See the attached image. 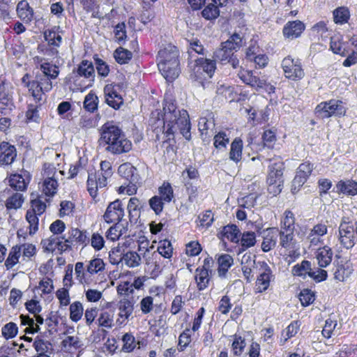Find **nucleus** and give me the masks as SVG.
Listing matches in <instances>:
<instances>
[{
  "label": "nucleus",
  "mask_w": 357,
  "mask_h": 357,
  "mask_svg": "<svg viewBox=\"0 0 357 357\" xmlns=\"http://www.w3.org/2000/svg\"><path fill=\"white\" fill-rule=\"evenodd\" d=\"M20 248V254L22 253V257L24 260H29L36 253V248L33 244L24 243L18 245Z\"/></svg>",
  "instance_id": "nucleus-52"
},
{
  "label": "nucleus",
  "mask_w": 357,
  "mask_h": 357,
  "mask_svg": "<svg viewBox=\"0 0 357 357\" xmlns=\"http://www.w3.org/2000/svg\"><path fill=\"white\" fill-rule=\"evenodd\" d=\"M61 238L64 239L63 237H59L57 235L52 234L50 238L43 240L42 243L46 250L54 252L56 251Z\"/></svg>",
  "instance_id": "nucleus-48"
},
{
  "label": "nucleus",
  "mask_w": 357,
  "mask_h": 357,
  "mask_svg": "<svg viewBox=\"0 0 357 357\" xmlns=\"http://www.w3.org/2000/svg\"><path fill=\"white\" fill-rule=\"evenodd\" d=\"M283 169L284 165L280 161L273 162L269 166L268 182L270 185H280L282 182Z\"/></svg>",
  "instance_id": "nucleus-17"
},
{
  "label": "nucleus",
  "mask_w": 357,
  "mask_h": 357,
  "mask_svg": "<svg viewBox=\"0 0 357 357\" xmlns=\"http://www.w3.org/2000/svg\"><path fill=\"white\" fill-rule=\"evenodd\" d=\"M24 198L21 192H17L10 196L6 202V206L7 209H17L20 208L23 202Z\"/></svg>",
  "instance_id": "nucleus-38"
},
{
  "label": "nucleus",
  "mask_w": 357,
  "mask_h": 357,
  "mask_svg": "<svg viewBox=\"0 0 357 357\" xmlns=\"http://www.w3.org/2000/svg\"><path fill=\"white\" fill-rule=\"evenodd\" d=\"M139 204L140 202L137 197H131L128 204V211L130 220H136L139 216Z\"/></svg>",
  "instance_id": "nucleus-43"
},
{
  "label": "nucleus",
  "mask_w": 357,
  "mask_h": 357,
  "mask_svg": "<svg viewBox=\"0 0 357 357\" xmlns=\"http://www.w3.org/2000/svg\"><path fill=\"white\" fill-rule=\"evenodd\" d=\"M311 271V263L309 261L303 260L300 264L295 265L292 268V273L294 275L305 277L309 275Z\"/></svg>",
  "instance_id": "nucleus-46"
},
{
  "label": "nucleus",
  "mask_w": 357,
  "mask_h": 357,
  "mask_svg": "<svg viewBox=\"0 0 357 357\" xmlns=\"http://www.w3.org/2000/svg\"><path fill=\"white\" fill-rule=\"evenodd\" d=\"M338 241L340 245L346 248L350 249L355 245L354 227L345 218H343L338 229Z\"/></svg>",
  "instance_id": "nucleus-8"
},
{
  "label": "nucleus",
  "mask_w": 357,
  "mask_h": 357,
  "mask_svg": "<svg viewBox=\"0 0 357 357\" xmlns=\"http://www.w3.org/2000/svg\"><path fill=\"white\" fill-rule=\"evenodd\" d=\"M202 17L208 20L216 19L220 15V10L217 6L209 3L202 12Z\"/></svg>",
  "instance_id": "nucleus-50"
},
{
  "label": "nucleus",
  "mask_w": 357,
  "mask_h": 357,
  "mask_svg": "<svg viewBox=\"0 0 357 357\" xmlns=\"http://www.w3.org/2000/svg\"><path fill=\"white\" fill-rule=\"evenodd\" d=\"M38 215L31 211H27L26 219L29 224V234H34L38 229Z\"/></svg>",
  "instance_id": "nucleus-53"
},
{
  "label": "nucleus",
  "mask_w": 357,
  "mask_h": 357,
  "mask_svg": "<svg viewBox=\"0 0 357 357\" xmlns=\"http://www.w3.org/2000/svg\"><path fill=\"white\" fill-rule=\"evenodd\" d=\"M13 86L9 82L0 83V114L8 115L15 108L13 102Z\"/></svg>",
  "instance_id": "nucleus-6"
},
{
  "label": "nucleus",
  "mask_w": 357,
  "mask_h": 357,
  "mask_svg": "<svg viewBox=\"0 0 357 357\" xmlns=\"http://www.w3.org/2000/svg\"><path fill=\"white\" fill-rule=\"evenodd\" d=\"M122 261H124L125 264L129 268H135L141 264V257L140 255L134 251H128L123 255Z\"/></svg>",
  "instance_id": "nucleus-32"
},
{
  "label": "nucleus",
  "mask_w": 357,
  "mask_h": 357,
  "mask_svg": "<svg viewBox=\"0 0 357 357\" xmlns=\"http://www.w3.org/2000/svg\"><path fill=\"white\" fill-rule=\"evenodd\" d=\"M337 326L336 320H333L331 318H328L325 321V325L322 330V335L326 338H330L335 331V328Z\"/></svg>",
  "instance_id": "nucleus-54"
},
{
  "label": "nucleus",
  "mask_w": 357,
  "mask_h": 357,
  "mask_svg": "<svg viewBox=\"0 0 357 357\" xmlns=\"http://www.w3.org/2000/svg\"><path fill=\"white\" fill-rule=\"evenodd\" d=\"M353 272L350 264H338L334 273V278L338 281H344L348 278Z\"/></svg>",
  "instance_id": "nucleus-34"
},
{
  "label": "nucleus",
  "mask_w": 357,
  "mask_h": 357,
  "mask_svg": "<svg viewBox=\"0 0 357 357\" xmlns=\"http://www.w3.org/2000/svg\"><path fill=\"white\" fill-rule=\"evenodd\" d=\"M165 202L161 197L157 195L151 197L149 202L150 207L157 215H159L162 211Z\"/></svg>",
  "instance_id": "nucleus-60"
},
{
  "label": "nucleus",
  "mask_w": 357,
  "mask_h": 357,
  "mask_svg": "<svg viewBox=\"0 0 357 357\" xmlns=\"http://www.w3.org/2000/svg\"><path fill=\"white\" fill-rule=\"evenodd\" d=\"M123 342V349L125 351L130 352L135 347V339L131 333H126L122 338Z\"/></svg>",
  "instance_id": "nucleus-63"
},
{
  "label": "nucleus",
  "mask_w": 357,
  "mask_h": 357,
  "mask_svg": "<svg viewBox=\"0 0 357 357\" xmlns=\"http://www.w3.org/2000/svg\"><path fill=\"white\" fill-rule=\"evenodd\" d=\"M69 234V238L72 242L75 241L83 245H87L89 242V238L86 231H81L78 229H72Z\"/></svg>",
  "instance_id": "nucleus-36"
},
{
  "label": "nucleus",
  "mask_w": 357,
  "mask_h": 357,
  "mask_svg": "<svg viewBox=\"0 0 357 357\" xmlns=\"http://www.w3.org/2000/svg\"><path fill=\"white\" fill-rule=\"evenodd\" d=\"M304 29L305 25L302 22H289L283 29V34L285 37L293 39L300 36Z\"/></svg>",
  "instance_id": "nucleus-21"
},
{
  "label": "nucleus",
  "mask_w": 357,
  "mask_h": 357,
  "mask_svg": "<svg viewBox=\"0 0 357 357\" xmlns=\"http://www.w3.org/2000/svg\"><path fill=\"white\" fill-rule=\"evenodd\" d=\"M77 75L83 77L89 81L88 86H91L95 78V70L92 62L83 60L77 68Z\"/></svg>",
  "instance_id": "nucleus-20"
},
{
  "label": "nucleus",
  "mask_w": 357,
  "mask_h": 357,
  "mask_svg": "<svg viewBox=\"0 0 357 357\" xmlns=\"http://www.w3.org/2000/svg\"><path fill=\"white\" fill-rule=\"evenodd\" d=\"M18 328L16 324L9 322L4 325L1 329L2 335L6 339H10L16 336Z\"/></svg>",
  "instance_id": "nucleus-56"
},
{
  "label": "nucleus",
  "mask_w": 357,
  "mask_h": 357,
  "mask_svg": "<svg viewBox=\"0 0 357 357\" xmlns=\"http://www.w3.org/2000/svg\"><path fill=\"white\" fill-rule=\"evenodd\" d=\"M50 346H51V344L48 341L44 340L38 337L35 339L33 342V347L38 355L47 354Z\"/></svg>",
  "instance_id": "nucleus-57"
},
{
  "label": "nucleus",
  "mask_w": 357,
  "mask_h": 357,
  "mask_svg": "<svg viewBox=\"0 0 357 357\" xmlns=\"http://www.w3.org/2000/svg\"><path fill=\"white\" fill-rule=\"evenodd\" d=\"M9 185L11 188L19 192L24 191L27 187V183L20 174L11 175L9 178Z\"/></svg>",
  "instance_id": "nucleus-37"
},
{
  "label": "nucleus",
  "mask_w": 357,
  "mask_h": 357,
  "mask_svg": "<svg viewBox=\"0 0 357 357\" xmlns=\"http://www.w3.org/2000/svg\"><path fill=\"white\" fill-rule=\"evenodd\" d=\"M333 17L336 24H343L348 22L350 12L346 7H340L333 11Z\"/></svg>",
  "instance_id": "nucleus-41"
},
{
  "label": "nucleus",
  "mask_w": 357,
  "mask_h": 357,
  "mask_svg": "<svg viewBox=\"0 0 357 357\" xmlns=\"http://www.w3.org/2000/svg\"><path fill=\"white\" fill-rule=\"evenodd\" d=\"M277 243V230L275 228H269L266 230V234L264 237L261 243V249L264 252H268L274 248Z\"/></svg>",
  "instance_id": "nucleus-26"
},
{
  "label": "nucleus",
  "mask_w": 357,
  "mask_h": 357,
  "mask_svg": "<svg viewBox=\"0 0 357 357\" xmlns=\"http://www.w3.org/2000/svg\"><path fill=\"white\" fill-rule=\"evenodd\" d=\"M135 301L128 298H124L119 301L117 305L119 310L118 316L119 318L116 322L119 324H123L126 321L132 316L134 310Z\"/></svg>",
  "instance_id": "nucleus-13"
},
{
  "label": "nucleus",
  "mask_w": 357,
  "mask_h": 357,
  "mask_svg": "<svg viewBox=\"0 0 357 357\" xmlns=\"http://www.w3.org/2000/svg\"><path fill=\"white\" fill-rule=\"evenodd\" d=\"M41 73H36L33 79H30L28 73L22 78V84L29 89L36 102L40 105L44 100L45 93L52 89L51 79H55L59 74L58 67L47 62L41 65Z\"/></svg>",
  "instance_id": "nucleus-1"
},
{
  "label": "nucleus",
  "mask_w": 357,
  "mask_h": 357,
  "mask_svg": "<svg viewBox=\"0 0 357 357\" xmlns=\"http://www.w3.org/2000/svg\"><path fill=\"white\" fill-rule=\"evenodd\" d=\"M218 263L219 264V276L225 277L227 272L234 263V259L231 255L228 254H224L218 257Z\"/></svg>",
  "instance_id": "nucleus-31"
},
{
  "label": "nucleus",
  "mask_w": 357,
  "mask_h": 357,
  "mask_svg": "<svg viewBox=\"0 0 357 357\" xmlns=\"http://www.w3.org/2000/svg\"><path fill=\"white\" fill-rule=\"evenodd\" d=\"M114 314L112 311L102 312L97 320L98 326L107 328H111L114 325Z\"/></svg>",
  "instance_id": "nucleus-40"
},
{
  "label": "nucleus",
  "mask_w": 357,
  "mask_h": 357,
  "mask_svg": "<svg viewBox=\"0 0 357 357\" xmlns=\"http://www.w3.org/2000/svg\"><path fill=\"white\" fill-rule=\"evenodd\" d=\"M332 250L328 245H324L317 251L316 258L320 267L325 268L328 266L332 261Z\"/></svg>",
  "instance_id": "nucleus-23"
},
{
  "label": "nucleus",
  "mask_w": 357,
  "mask_h": 357,
  "mask_svg": "<svg viewBox=\"0 0 357 357\" xmlns=\"http://www.w3.org/2000/svg\"><path fill=\"white\" fill-rule=\"evenodd\" d=\"M197 72L200 70L206 73L208 77H211L216 68L215 60L205 58H199L196 60Z\"/></svg>",
  "instance_id": "nucleus-25"
},
{
  "label": "nucleus",
  "mask_w": 357,
  "mask_h": 357,
  "mask_svg": "<svg viewBox=\"0 0 357 357\" xmlns=\"http://www.w3.org/2000/svg\"><path fill=\"white\" fill-rule=\"evenodd\" d=\"M233 55H234V52L229 51L226 48H224V46L221 45V47L217 50L214 52V56L215 59L220 60L223 63H226Z\"/></svg>",
  "instance_id": "nucleus-62"
},
{
  "label": "nucleus",
  "mask_w": 357,
  "mask_h": 357,
  "mask_svg": "<svg viewBox=\"0 0 357 357\" xmlns=\"http://www.w3.org/2000/svg\"><path fill=\"white\" fill-rule=\"evenodd\" d=\"M173 248L169 241L164 240L160 242V245L158 247V252L160 255L167 259H169L172 255Z\"/></svg>",
  "instance_id": "nucleus-58"
},
{
  "label": "nucleus",
  "mask_w": 357,
  "mask_h": 357,
  "mask_svg": "<svg viewBox=\"0 0 357 357\" xmlns=\"http://www.w3.org/2000/svg\"><path fill=\"white\" fill-rule=\"evenodd\" d=\"M17 17L25 24H30L33 19V10L26 0L20 1L16 8Z\"/></svg>",
  "instance_id": "nucleus-18"
},
{
  "label": "nucleus",
  "mask_w": 357,
  "mask_h": 357,
  "mask_svg": "<svg viewBox=\"0 0 357 357\" xmlns=\"http://www.w3.org/2000/svg\"><path fill=\"white\" fill-rule=\"evenodd\" d=\"M195 280L199 291L205 289L210 282L208 268L206 267L197 268L196 269Z\"/></svg>",
  "instance_id": "nucleus-27"
},
{
  "label": "nucleus",
  "mask_w": 357,
  "mask_h": 357,
  "mask_svg": "<svg viewBox=\"0 0 357 357\" xmlns=\"http://www.w3.org/2000/svg\"><path fill=\"white\" fill-rule=\"evenodd\" d=\"M124 216L123 204L119 199L111 202L107 207L103 215L104 220L107 223H119Z\"/></svg>",
  "instance_id": "nucleus-10"
},
{
  "label": "nucleus",
  "mask_w": 357,
  "mask_h": 357,
  "mask_svg": "<svg viewBox=\"0 0 357 357\" xmlns=\"http://www.w3.org/2000/svg\"><path fill=\"white\" fill-rule=\"evenodd\" d=\"M271 277L272 274L270 267L266 264L263 263L261 266L259 275L256 281V290L257 292L261 293L268 288Z\"/></svg>",
  "instance_id": "nucleus-15"
},
{
  "label": "nucleus",
  "mask_w": 357,
  "mask_h": 357,
  "mask_svg": "<svg viewBox=\"0 0 357 357\" xmlns=\"http://www.w3.org/2000/svg\"><path fill=\"white\" fill-rule=\"evenodd\" d=\"M100 144L105 146V151L114 155L129 152L132 142L118 126L112 123H105L100 129Z\"/></svg>",
  "instance_id": "nucleus-3"
},
{
  "label": "nucleus",
  "mask_w": 357,
  "mask_h": 357,
  "mask_svg": "<svg viewBox=\"0 0 357 357\" xmlns=\"http://www.w3.org/2000/svg\"><path fill=\"white\" fill-rule=\"evenodd\" d=\"M105 264L100 258H95L89 261L87 272L91 275L98 273L105 269Z\"/></svg>",
  "instance_id": "nucleus-47"
},
{
  "label": "nucleus",
  "mask_w": 357,
  "mask_h": 357,
  "mask_svg": "<svg viewBox=\"0 0 357 357\" xmlns=\"http://www.w3.org/2000/svg\"><path fill=\"white\" fill-rule=\"evenodd\" d=\"M70 319L74 321H79L84 314V308L82 303L79 301L73 302L70 305Z\"/></svg>",
  "instance_id": "nucleus-39"
},
{
  "label": "nucleus",
  "mask_w": 357,
  "mask_h": 357,
  "mask_svg": "<svg viewBox=\"0 0 357 357\" xmlns=\"http://www.w3.org/2000/svg\"><path fill=\"white\" fill-rule=\"evenodd\" d=\"M237 75L243 83L252 87L262 88L265 84L264 80L253 75L252 71L245 70L243 67H241V70L238 71Z\"/></svg>",
  "instance_id": "nucleus-19"
},
{
  "label": "nucleus",
  "mask_w": 357,
  "mask_h": 357,
  "mask_svg": "<svg viewBox=\"0 0 357 357\" xmlns=\"http://www.w3.org/2000/svg\"><path fill=\"white\" fill-rule=\"evenodd\" d=\"M242 43L243 37L239 33H234L227 41L222 43V45L224 46V48L234 52V50L236 51L242 46Z\"/></svg>",
  "instance_id": "nucleus-33"
},
{
  "label": "nucleus",
  "mask_w": 357,
  "mask_h": 357,
  "mask_svg": "<svg viewBox=\"0 0 357 357\" xmlns=\"http://www.w3.org/2000/svg\"><path fill=\"white\" fill-rule=\"evenodd\" d=\"M84 107L89 112H94L98 107V97L92 93L87 94L84 101Z\"/></svg>",
  "instance_id": "nucleus-55"
},
{
  "label": "nucleus",
  "mask_w": 357,
  "mask_h": 357,
  "mask_svg": "<svg viewBox=\"0 0 357 357\" xmlns=\"http://www.w3.org/2000/svg\"><path fill=\"white\" fill-rule=\"evenodd\" d=\"M163 111V128L167 137H169L176 130H179L185 139L190 140L191 139V126L188 112L185 109H177L173 102L167 101H165L164 104Z\"/></svg>",
  "instance_id": "nucleus-2"
},
{
  "label": "nucleus",
  "mask_w": 357,
  "mask_h": 357,
  "mask_svg": "<svg viewBox=\"0 0 357 357\" xmlns=\"http://www.w3.org/2000/svg\"><path fill=\"white\" fill-rule=\"evenodd\" d=\"M345 112L342 102L335 99L322 102L315 109L316 114L321 119H326L332 116H340L344 115Z\"/></svg>",
  "instance_id": "nucleus-5"
},
{
  "label": "nucleus",
  "mask_w": 357,
  "mask_h": 357,
  "mask_svg": "<svg viewBox=\"0 0 357 357\" xmlns=\"http://www.w3.org/2000/svg\"><path fill=\"white\" fill-rule=\"evenodd\" d=\"M56 170L52 167L45 170L44 175L47 176L43 183V192L47 196H53L57 190L58 182L55 178Z\"/></svg>",
  "instance_id": "nucleus-14"
},
{
  "label": "nucleus",
  "mask_w": 357,
  "mask_h": 357,
  "mask_svg": "<svg viewBox=\"0 0 357 357\" xmlns=\"http://www.w3.org/2000/svg\"><path fill=\"white\" fill-rule=\"evenodd\" d=\"M279 235V245L282 248L287 250L294 248L295 240L294 238V231L280 230Z\"/></svg>",
  "instance_id": "nucleus-30"
},
{
  "label": "nucleus",
  "mask_w": 357,
  "mask_h": 357,
  "mask_svg": "<svg viewBox=\"0 0 357 357\" xmlns=\"http://www.w3.org/2000/svg\"><path fill=\"white\" fill-rule=\"evenodd\" d=\"M45 40L48 43L50 46H52L50 50H46V54L52 56H57L58 50L56 47L60 46L62 41L61 36L55 30H47L44 33Z\"/></svg>",
  "instance_id": "nucleus-16"
},
{
  "label": "nucleus",
  "mask_w": 357,
  "mask_h": 357,
  "mask_svg": "<svg viewBox=\"0 0 357 357\" xmlns=\"http://www.w3.org/2000/svg\"><path fill=\"white\" fill-rule=\"evenodd\" d=\"M178 52L177 47L171 45L160 50L158 54V62H172L173 59L178 60Z\"/></svg>",
  "instance_id": "nucleus-22"
},
{
  "label": "nucleus",
  "mask_w": 357,
  "mask_h": 357,
  "mask_svg": "<svg viewBox=\"0 0 357 357\" xmlns=\"http://www.w3.org/2000/svg\"><path fill=\"white\" fill-rule=\"evenodd\" d=\"M114 56L119 63L124 64L128 63L132 59V54L126 49L119 47L114 51Z\"/></svg>",
  "instance_id": "nucleus-45"
},
{
  "label": "nucleus",
  "mask_w": 357,
  "mask_h": 357,
  "mask_svg": "<svg viewBox=\"0 0 357 357\" xmlns=\"http://www.w3.org/2000/svg\"><path fill=\"white\" fill-rule=\"evenodd\" d=\"M20 257V248H18L17 245L13 246L5 260V266L7 270L12 269L18 263Z\"/></svg>",
  "instance_id": "nucleus-35"
},
{
  "label": "nucleus",
  "mask_w": 357,
  "mask_h": 357,
  "mask_svg": "<svg viewBox=\"0 0 357 357\" xmlns=\"http://www.w3.org/2000/svg\"><path fill=\"white\" fill-rule=\"evenodd\" d=\"M17 158V151L15 146L7 142L0 144V165H10Z\"/></svg>",
  "instance_id": "nucleus-12"
},
{
  "label": "nucleus",
  "mask_w": 357,
  "mask_h": 357,
  "mask_svg": "<svg viewBox=\"0 0 357 357\" xmlns=\"http://www.w3.org/2000/svg\"><path fill=\"white\" fill-rule=\"evenodd\" d=\"M243 141L240 138H235L231 144L229 159L236 163L241 161L242 158Z\"/></svg>",
  "instance_id": "nucleus-28"
},
{
  "label": "nucleus",
  "mask_w": 357,
  "mask_h": 357,
  "mask_svg": "<svg viewBox=\"0 0 357 357\" xmlns=\"http://www.w3.org/2000/svg\"><path fill=\"white\" fill-rule=\"evenodd\" d=\"M121 86L119 84H107L104 88L105 101L108 105L117 109L123 104V98L119 93Z\"/></svg>",
  "instance_id": "nucleus-9"
},
{
  "label": "nucleus",
  "mask_w": 357,
  "mask_h": 357,
  "mask_svg": "<svg viewBox=\"0 0 357 357\" xmlns=\"http://www.w3.org/2000/svg\"><path fill=\"white\" fill-rule=\"evenodd\" d=\"M178 60H174L172 62H158V67L165 79L168 82H172L179 75Z\"/></svg>",
  "instance_id": "nucleus-11"
},
{
  "label": "nucleus",
  "mask_w": 357,
  "mask_h": 357,
  "mask_svg": "<svg viewBox=\"0 0 357 357\" xmlns=\"http://www.w3.org/2000/svg\"><path fill=\"white\" fill-rule=\"evenodd\" d=\"M213 145L216 149L222 150L227 148L229 142L227 135L224 132H220L214 136Z\"/></svg>",
  "instance_id": "nucleus-49"
},
{
  "label": "nucleus",
  "mask_w": 357,
  "mask_h": 357,
  "mask_svg": "<svg viewBox=\"0 0 357 357\" xmlns=\"http://www.w3.org/2000/svg\"><path fill=\"white\" fill-rule=\"evenodd\" d=\"M121 235L122 231L121 225L119 223H116L108 229L106 236L107 239L115 241L118 240Z\"/></svg>",
  "instance_id": "nucleus-64"
},
{
  "label": "nucleus",
  "mask_w": 357,
  "mask_h": 357,
  "mask_svg": "<svg viewBox=\"0 0 357 357\" xmlns=\"http://www.w3.org/2000/svg\"><path fill=\"white\" fill-rule=\"evenodd\" d=\"M336 188L339 193H343L349 196L357 195V182L353 180H341L336 184Z\"/></svg>",
  "instance_id": "nucleus-24"
},
{
  "label": "nucleus",
  "mask_w": 357,
  "mask_h": 357,
  "mask_svg": "<svg viewBox=\"0 0 357 357\" xmlns=\"http://www.w3.org/2000/svg\"><path fill=\"white\" fill-rule=\"evenodd\" d=\"M314 299V293L307 289H303L299 294V300L303 306H307L312 303Z\"/></svg>",
  "instance_id": "nucleus-61"
},
{
  "label": "nucleus",
  "mask_w": 357,
  "mask_h": 357,
  "mask_svg": "<svg viewBox=\"0 0 357 357\" xmlns=\"http://www.w3.org/2000/svg\"><path fill=\"white\" fill-rule=\"evenodd\" d=\"M282 67L284 76L289 79L297 80L304 77V70L299 59L295 60L291 56H287L282 61Z\"/></svg>",
  "instance_id": "nucleus-7"
},
{
  "label": "nucleus",
  "mask_w": 357,
  "mask_h": 357,
  "mask_svg": "<svg viewBox=\"0 0 357 357\" xmlns=\"http://www.w3.org/2000/svg\"><path fill=\"white\" fill-rule=\"evenodd\" d=\"M241 245L244 248L252 247L256 243V235L253 231H246L242 234L240 238Z\"/></svg>",
  "instance_id": "nucleus-51"
},
{
  "label": "nucleus",
  "mask_w": 357,
  "mask_h": 357,
  "mask_svg": "<svg viewBox=\"0 0 357 357\" xmlns=\"http://www.w3.org/2000/svg\"><path fill=\"white\" fill-rule=\"evenodd\" d=\"M221 235L224 238L233 243H238L240 240V230L235 225L225 226L221 231Z\"/></svg>",
  "instance_id": "nucleus-29"
},
{
  "label": "nucleus",
  "mask_w": 357,
  "mask_h": 357,
  "mask_svg": "<svg viewBox=\"0 0 357 357\" xmlns=\"http://www.w3.org/2000/svg\"><path fill=\"white\" fill-rule=\"evenodd\" d=\"M158 192L160 195L159 197H161L165 202L169 203L174 198V190L169 183H163V184L158 188Z\"/></svg>",
  "instance_id": "nucleus-44"
},
{
  "label": "nucleus",
  "mask_w": 357,
  "mask_h": 357,
  "mask_svg": "<svg viewBox=\"0 0 357 357\" xmlns=\"http://www.w3.org/2000/svg\"><path fill=\"white\" fill-rule=\"evenodd\" d=\"M118 174L128 181L126 185H122L119 188V193L128 195L135 194L140 181L137 169L130 162H125L119 167Z\"/></svg>",
  "instance_id": "nucleus-4"
},
{
  "label": "nucleus",
  "mask_w": 357,
  "mask_h": 357,
  "mask_svg": "<svg viewBox=\"0 0 357 357\" xmlns=\"http://www.w3.org/2000/svg\"><path fill=\"white\" fill-rule=\"evenodd\" d=\"M295 218L290 211H285L281 222V229L284 231H294Z\"/></svg>",
  "instance_id": "nucleus-42"
},
{
  "label": "nucleus",
  "mask_w": 357,
  "mask_h": 357,
  "mask_svg": "<svg viewBox=\"0 0 357 357\" xmlns=\"http://www.w3.org/2000/svg\"><path fill=\"white\" fill-rule=\"evenodd\" d=\"M246 346L245 339L241 336L234 335L232 342V350L236 356H240Z\"/></svg>",
  "instance_id": "nucleus-59"
}]
</instances>
